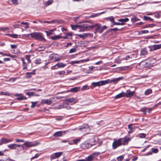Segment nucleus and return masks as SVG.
I'll return each mask as SVG.
<instances>
[{
  "mask_svg": "<svg viewBox=\"0 0 161 161\" xmlns=\"http://www.w3.org/2000/svg\"><path fill=\"white\" fill-rule=\"evenodd\" d=\"M12 141V139H7L5 138H2L0 140V145H2L3 144H6L11 142Z\"/></svg>",
  "mask_w": 161,
  "mask_h": 161,
  "instance_id": "obj_16",
  "label": "nucleus"
},
{
  "mask_svg": "<svg viewBox=\"0 0 161 161\" xmlns=\"http://www.w3.org/2000/svg\"><path fill=\"white\" fill-rule=\"evenodd\" d=\"M62 154V152H59L53 153L51 155L50 159L51 160H53L56 158H58L61 156Z\"/></svg>",
  "mask_w": 161,
  "mask_h": 161,
  "instance_id": "obj_14",
  "label": "nucleus"
},
{
  "mask_svg": "<svg viewBox=\"0 0 161 161\" xmlns=\"http://www.w3.org/2000/svg\"><path fill=\"white\" fill-rule=\"evenodd\" d=\"M106 19L110 21L111 22L112 24V25H111V27L113 26L114 25H117L115 23H117V22L115 21L114 18L113 16H111L109 17H107L106 18Z\"/></svg>",
  "mask_w": 161,
  "mask_h": 161,
  "instance_id": "obj_19",
  "label": "nucleus"
},
{
  "mask_svg": "<svg viewBox=\"0 0 161 161\" xmlns=\"http://www.w3.org/2000/svg\"><path fill=\"white\" fill-rule=\"evenodd\" d=\"M133 125V124H130L128 125V128L130 130L128 132L129 135L130 134L133 133L134 131Z\"/></svg>",
  "mask_w": 161,
  "mask_h": 161,
  "instance_id": "obj_23",
  "label": "nucleus"
},
{
  "mask_svg": "<svg viewBox=\"0 0 161 161\" xmlns=\"http://www.w3.org/2000/svg\"><path fill=\"white\" fill-rule=\"evenodd\" d=\"M36 74V70L34 69L31 72H27L25 73L26 77L27 78H30L31 77L32 75H34Z\"/></svg>",
  "mask_w": 161,
  "mask_h": 161,
  "instance_id": "obj_20",
  "label": "nucleus"
},
{
  "mask_svg": "<svg viewBox=\"0 0 161 161\" xmlns=\"http://www.w3.org/2000/svg\"><path fill=\"white\" fill-rule=\"evenodd\" d=\"M88 89V86L86 85H85L83 86L82 87L81 90L82 91H83Z\"/></svg>",
  "mask_w": 161,
  "mask_h": 161,
  "instance_id": "obj_57",
  "label": "nucleus"
},
{
  "mask_svg": "<svg viewBox=\"0 0 161 161\" xmlns=\"http://www.w3.org/2000/svg\"><path fill=\"white\" fill-rule=\"evenodd\" d=\"M11 1L12 3L14 5H17L19 4L18 0H11Z\"/></svg>",
  "mask_w": 161,
  "mask_h": 161,
  "instance_id": "obj_53",
  "label": "nucleus"
},
{
  "mask_svg": "<svg viewBox=\"0 0 161 161\" xmlns=\"http://www.w3.org/2000/svg\"><path fill=\"white\" fill-rule=\"evenodd\" d=\"M89 34V33H85L84 34V35H82L80 34H79L77 35V36L80 38H82L83 39H85V38L86 36H87V35Z\"/></svg>",
  "mask_w": 161,
  "mask_h": 161,
  "instance_id": "obj_39",
  "label": "nucleus"
},
{
  "mask_svg": "<svg viewBox=\"0 0 161 161\" xmlns=\"http://www.w3.org/2000/svg\"><path fill=\"white\" fill-rule=\"evenodd\" d=\"M62 131H58L54 133L53 136L55 137H60L62 136Z\"/></svg>",
  "mask_w": 161,
  "mask_h": 161,
  "instance_id": "obj_29",
  "label": "nucleus"
},
{
  "mask_svg": "<svg viewBox=\"0 0 161 161\" xmlns=\"http://www.w3.org/2000/svg\"><path fill=\"white\" fill-rule=\"evenodd\" d=\"M65 101L66 103L64 104V107L66 106L67 109H70V107L68 106V104L69 103H75L77 102V100L75 98L71 97L66 98Z\"/></svg>",
  "mask_w": 161,
  "mask_h": 161,
  "instance_id": "obj_3",
  "label": "nucleus"
},
{
  "mask_svg": "<svg viewBox=\"0 0 161 161\" xmlns=\"http://www.w3.org/2000/svg\"><path fill=\"white\" fill-rule=\"evenodd\" d=\"M124 158V156H121L118 157L117 158V160L118 161H122Z\"/></svg>",
  "mask_w": 161,
  "mask_h": 161,
  "instance_id": "obj_55",
  "label": "nucleus"
},
{
  "mask_svg": "<svg viewBox=\"0 0 161 161\" xmlns=\"http://www.w3.org/2000/svg\"><path fill=\"white\" fill-rule=\"evenodd\" d=\"M152 152H149L145 154V156H148L149 155H152V153H157L158 152V150L157 148H152Z\"/></svg>",
  "mask_w": 161,
  "mask_h": 161,
  "instance_id": "obj_22",
  "label": "nucleus"
},
{
  "mask_svg": "<svg viewBox=\"0 0 161 161\" xmlns=\"http://www.w3.org/2000/svg\"><path fill=\"white\" fill-rule=\"evenodd\" d=\"M108 82L105 81V80H103L96 82H93L92 83V85L95 87L105 85L107 84Z\"/></svg>",
  "mask_w": 161,
  "mask_h": 161,
  "instance_id": "obj_10",
  "label": "nucleus"
},
{
  "mask_svg": "<svg viewBox=\"0 0 161 161\" xmlns=\"http://www.w3.org/2000/svg\"><path fill=\"white\" fill-rule=\"evenodd\" d=\"M135 94V91H131L130 90H127L125 92H124V97L130 98L133 96Z\"/></svg>",
  "mask_w": 161,
  "mask_h": 161,
  "instance_id": "obj_12",
  "label": "nucleus"
},
{
  "mask_svg": "<svg viewBox=\"0 0 161 161\" xmlns=\"http://www.w3.org/2000/svg\"><path fill=\"white\" fill-rule=\"evenodd\" d=\"M5 35H7L13 38H18V35L16 34H6Z\"/></svg>",
  "mask_w": 161,
  "mask_h": 161,
  "instance_id": "obj_35",
  "label": "nucleus"
},
{
  "mask_svg": "<svg viewBox=\"0 0 161 161\" xmlns=\"http://www.w3.org/2000/svg\"><path fill=\"white\" fill-rule=\"evenodd\" d=\"M95 138H92L90 140V142L89 143L85 142V145L88 147H90L92 146L95 145L97 142V141L95 139Z\"/></svg>",
  "mask_w": 161,
  "mask_h": 161,
  "instance_id": "obj_9",
  "label": "nucleus"
},
{
  "mask_svg": "<svg viewBox=\"0 0 161 161\" xmlns=\"http://www.w3.org/2000/svg\"><path fill=\"white\" fill-rule=\"evenodd\" d=\"M81 139V138H79L73 140V141L74 142V144H77L78 143L80 142Z\"/></svg>",
  "mask_w": 161,
  "mask_h": 161,
  "instance_id": "obj_38",
  "label": "nucleus"
},
{
  "mask_svg": "<svg viewBox=\"0 0 161 161\" xmlns=\"http://www.w3.org/2000/svg\"><path fill=\"white\" fill-rule=\"evenodd\" d=\"M65 73V72L64 71H59L57 72V74L60 75H64Z\"/></svg>",
  "mask_w": 161,
  "mask_h": 161,
  "instance_id": "obj_59",
  "label": "nucleus"
},
{
  "mask_svg": "<svg viewBox=\"0 0 161 161\" xmlns=\"http://www.w3.org/2000/svg\"><path fill=\"white\" fill-rule=\"evenodd\" d=\"M146 48L142 49L141 51V54L142 55H144L147 54L148 52Z\"/></svg>",
  "mask_w": 161,
  "mask_h": 161,
  "instance_id": "obj_30",
  "label": "nucleus"
},
{
  "mask_svg": "<svg viewBox=\"0 0 161 161\" xmlns=\"http://www.w3.org/2000/svg\"><path fill=\"white\" fill-rule=\"evenodd\" d=\"M123 28H121V29H119L117 28H114L111 29H110V31H120L122 30H123Z\"/></svg>",
  "mask_w": 161,
  "mask_h": 161,
  "instance_id": "obj_48",
  "label": "nucleus"
},
{
  "mask_svg": "<svg viewBox=\"0 0 161 161\" xmlns=\"http://www.w3.org/2000/svg\"><path fill=\"white\" fill-rule=\"evenodd\" d=\"M79 130L85 134L87 133L90 131V128L88 125L86 124L83 125L79 128Z\"/></svg>",
  "mask_w": 161,
  "mask_h": 161,
  "instance_id": "obj_5",
  "label": "nucleus"
},
{
  "mask_svg": "<svg viewBox=\"0 0 161 161\" xmlns=\"http://www.w3.org/2000/svg\"><path fill=\"white\" fill-rule=\"evenodd\" d=\"M39 143L37 142H26L23 144V145H24L26 147H34L38 145L39 144Z\"/></svg>",
  "mask_w": 161,
  "mask_h": 161,
  "instance_id": "obj_6",
  "label": "nucleus"
},
{
  "mask_svg": "<svg viewBox=\"0 0 161 161\" xmlns=\"http://www.w3.org/2000/svg\"><path fill=\"white\" fill-rule=\"evenodd\" d=\"M123 140V138H119L118 139H114L112 143V147L113 149H116L118 147L122 145L121 140Z\"/></svg>",
  "mask_w": 161,
  "mask_h": 161,
  "instance_id": "obj_4",
  "label": "nucleus"
},
{
  "mask_svg": "<svg viewBox=\"0 0 161 161\" xmlns=\"http://www.w3.org/2000/svg\"><path fill=\"white\" fill-rule=\"evenodd\" d=\"M0 54L2 55L3 56H9L11 57H13V56H12L11 55L8 54L6 53H4L3 52H0Z\"/></svg>",
  "mask_w": 161,
  "mask_h": 161,
  "instance_id": "obj_54",
  "label": "nucleus"
},
{
  "mask_svg": "<svg viewBox=\"0 0 161 161\" xmlns=\"http://www.w3.org/2000/svg\"><path fill=\"white\" fill-rule=\"evenodd\" d=\"M62 37H61L60 35H58L52 37L51 39L53 40H56L62 38Z\"/></svg>",
  "mask_w": 161,
  "mask_h": 161,
  "instance_id": "obj_36",
  "label": "nucleus"
},
{
  "mask_svg": "<svg viewBox=\"0 0 161 161\" xmlns=\"http://www.w3.org/2000/svg\"><path fill=\"white\" fill-rule=\"evenodd\" d=\"M79 31L83 32L86 31H88L89 29H90L89 27L90 25H88L87 24H82L79 25Z\"/></svg>",
  "mask_w": 161,
  "mask_h": 161,
  "instance_id": "obj_7",
  "label": "nucleus"
},
{
  "mask_svg": "<svg viewBox=\"0 0 161 161\" xmlns=\"http://www.w3.org/2000/svg\"><path fill=\"white\" fill-rule=\"evenodd\" d=\"M124 78V77H120L118 78L113 79L111 80L108 79L106 80L105 81L108 82L107 84L111 82H113L114 84H116L119 80H123Z\"/></svg>",
  "mask_w": 161,
  "mask_h": 161,
  "instance_id": "obj_11",
  "label": "nucleus"
},
{
  "mask_svg": "<svg viewBox=\"0 0 161 161\" xmlns=\"http://www.w3.org/2000/svg\"><path fill=\"white\" fill-rule=\"evenodd\" d=\"M0 94L1 95H4L6 96H9V94L8 92H0Z\"/></svg>",
  "mask_w": 161,
  "mask_h": 161,
  "instance_id": "obj_61",
  "label": "nucleus"
},
{
  "mask_svg": "<svg viewBox=\"0 0 161 161\" xmlns=\"http://www.w3.org/2000/svg\"><path fill=\"white\" fill-rule=\"evenodd\" d=\"M49 58L50 60L53 62H57L60 60V58L59 57L58 55L56 54H52L50 55Z\"/></svg>",
  "mask_w": 161,
  "mask_h": 161,
  "instance_id": "obj_8",
  "label": "nucleus"
},
{
  "mask_svg": "<svg viewBox=\"0 0 161 161\" xmlns=\"http://www.w3.org/2000/svg\"><path fill=\"white\" fill-rule=\"evenodd\" d=\"M79 25H71V27L72 29L74 30H76L77 29H79Z\"/></svg>",
  "mask_w": 161,
  "mask_h": 161,
  "instance_id": "obj_41",
  "label": "nucleus"
},
{
  "mask_svg": "<svg viewBox=\"0 0 161 161\" xmlns=\"http://www.w3.org/2000/svg\"><path fill=\"white\" fill-rule=\"evenodd\" d=\"M94 158V156H93V155H91L88 156L87 158H86L85 159L86 161H92Z\"/></svg>",
  "mask_w": 161,
  "mask_h": 161,
  "instance_id": "obj_33",
  "label": "nucleus"
},
{
  "mask_svg": "<svg viewBox=\"0 0 161 161\" xmlns=\"http://www.w3.org/2000/svg\"><path fill=\"white\" fill-rule=\"evenodd\" d=\"M56 65H57L58 68H62L64 67L66 65V64L61 62L57 63L56 64Z\"/></svg>",
  "mask_w": 161,
  "mask_h": 161,
  "instance_id": "obj_31",
  "label": "nucleus"
},
{
  "mask_svg": "<svg viewBox=\"0 0 161 161\" xmlns=\"http://www.w3.org/2000/svg\"><path fill=\"white\" fill-rule=\"evenodd\" d=\"M9 29V28L8 27H0V30L3 31L8 30Z\"/></svg>",
  "mask_w": 161,
  "mask_h": 161,
  "instance_id": "obj_50",
  "label": "nucleus"
},
{
  "mask_svg": "<svg viewBox=\"0 0 161 161\" xmlns=\"http://www.w3.org/2000/svg\"><path fill=\"white\" fill-rule=\"evenodd\" d=\"M21 61L23 63V69L25 70L27 69V68L28 64L25 62V59L24 58H22Z\"/></svg>",
  "mask_w": 161,
  "mask_h": 161,
  "instance_id": "obj_24",
  "label": "nucleus"
},
{
  "mask_svg": "<svg viewBox=\"0 0 161 161\" xmlns=\"http://www.w3.org/2000/svg\"><path fill=\"white\" fill-rule=\"evenodd\" d=\"M30 35L32 38H34L36 40L44 42L46 40L43 37V34L41 32H33L31 33Z\"/></svg>",
  "mask_w": 161,
  "mask_h": 161,
  "instance_id": "obj_2",
  "label": "nucleus"
},
{
  "mask_svg": "<svg viewBox=\"0 0 161 161\" xmlns=\"http://www.w3.org/2000/svg\"><path fill=\"white\" fill-rule=\"evenodd\" d=\"M76 51V49L75 47H73L69 51V53H72Z\"/></svg>",
  "mask_w": 161,
  "mask_h": 161,
  "instance_id": "obj_52",
  "label": "nucleus"
},
{
  "mask_svg": "<svg viewBox=\"0 0 161 161\" xmlns=\"http://www.w3.org/2000/svg\"><path fill=\"white\" fill-rule=\"evenodd\" d=\"M32 105L31 106V108H33L35 107H36V104L37 103V102H31Z\"/></svg>",
  "mask_w": 161,
  "mask_h": 161,
  "instance_id": "obj_49",
  "label": "nucleus"
},
{
  "mask_svg": "<svg viewBox=\"0 0 161 161\" xmlns=\"http://www.w3.org/2000/svg\"><path fill=\"white\" fill-rule=\"evenodd\" d=\"M35 63L36 64H40L42 63V60L40 58H37L35 60Z\"/></svg>",
  "mask_w": 161,
  "mask_h": 161,
  "instance_id": "obj_42",
  "label": "nucleus"
},
{
  "mask_svg": "<svg viewBox=\"0 0 161 161\" xmlns=\"http://www.w3.org/2000/svg\"><path fill=\"white\" fill-rule=\"evenodd\" d=\"M20 147V145H17L15 144H11L8 145V147L11 149H16L18 147ZM17 150H18V149Z\"/></svg>",
  "mask_w": 161,
  "mask_h": 161,
  "instance_id": "obj_18",
  "label": "nucleus"
},
{
  "mask_svg": "<svg viewBox=\"0 0 161 161\" xmlns=\"http://www.w3.org/2000/svg\"><path fill=\"white\" fill-rule=\"evenodd\" d=\"M53 30H51L49 31H46V33L47 36H49L53 34Z\"/></svg>",
  "mask_w": 161,
  "mask_h": 161,
  "instance_id": "obj_47",
  "label": "nucleus"
},
{
  "mask_svg": "<svg viewBox=\"0 0 161 161\" xmlns=\"http://www.w3.org/2000/svg\"><path fill=\"white\" fill-rule=\"evenodd\" d=\"M72 35V33H67L65 34L64 36L62 37V38L64 39H71Z\"/></svg>",
  "mask_w": 161,
  "mask_h": 161,
  "instance_id": "obj_27",
  "label": "nucleus"
},
{
  "mask_svg": "<svg viewBox=\"0 0 161 161\" xmlns=\"http://www.w3.org/2000/svg\"><path fill=\"white\" fill-rule=\"evenodd\" d=\"M155 25L154 24H147V25H144L142 26V28H147L149 27H153L154 26H155Z\"/></svg>",
  "mask_w": 161,
  "mask_h": 161,
  "instance_id": "obj_32",
  "label": "nucleus"
},
{
  "mask_svg": "<svg viewBox=\"0 0 161 161\" xmlns=\"http://www.w3.org/2000/svg\"><path fill=\"white\" fill-rule=\"evenodd\" d=\"M45 49V47H40L38 48L37 50L39 51H41L44 50Z\"/></svg>",
  "mask_w": 161,
  "mask_h": 161,
  "instance_id": "obj_51",
  "label": "nucleus"
},
{
  "mask_svg": "<svg viewBox=\"0 0 161 161\" xmlns=\"http://www.w3.org/2000/svg\"><path fill=\"white\" fill-rule=\"evenodd\" d=\"M131 140V138L128 137L127 138H123V140H121L122 145H125L128 144V142Z\"/></svg>",
  "mask_w": 161,
  "mask_h": 161,
  "instance_id": "obj_17",
  "label": "nucleus"
},
{
  "mask_svg": "<svg viewBox=\"0 0 161 161\" xmlns=\"http://www.w3.org/2000/svg\"><path fill=\"white\" fill-rule=\"evenodd\" d=\"M80 87H75L72 88H71L68 91L69 92H76L80 90Z\"/></svg>",
  "mask_w": 161,
  "mask_h": 161,
  "instance_id": "obj_26",
  "label": "nucleus"
},
{
  "mask_svg": "<svg viewBox=\"0 0 161 161\" xmlns=\"http://www.w3.org/2000/svg\"><path fill=\"white\" fill-rule=\"evenodd\" d=\"M123 60H125L128 61H131L133 60V58L132 55H127L122 58Z\"/></svg>",
  "mask_w": 161,
  "mask_h": 161,
  "instance_id": "obj_25",
  "label": "nucleus"
},
{
  "mask_svg": "<svg viewBox=\"0 0 161 161\" xmlns=\"http://www.w3.org/2000/svg\"><path fill=\"white\" fill-rule=\"evenodd\" d=\"M21 24L22 25H26V28L27 29L29 28V23L27 22H22L21 23Z\"/></svg>",
  "mask_w": 161,
  "mask_h": 161,
  "instance_id": "obj_58",
  "label": "nucleus"
},
{
  "mask_svg": "<svg viewBox=\"0 0 161 161\" xmlns=\"http://www.w3.org/2000/svg\"><path fill=\"white\" fill-rule=\"evenodd\" d=\"M129 20V19L127 18L124 19H120L118 20V21L119 22H117L115 23L117 25H124L125 24V22L128 21Z\"/></svg>",
  "mask_w": 161,
  "mask_h": 161,
  "instance_id": "obj_13",
  "label": "nucleus"
},
{
  "mask_svg": "<svg viewBox=\"0 0 161 161\" xmlns=\"http://www.w3.org/2000/svg\"><path fill=\"white\" fill-rule=\"evenodd\" d=\"M146 135L144 133H142L139 135V136L141 138H144L145 137Z\"/></svg>",
  "mask_w": 161,
  "mask_h": 161,
  "instance_id": "obj_62",
  "label": "nucleus"
},
{
  "mask_svg": "<svg viewBox=\"0 0 161 161\" xmlns=\"http://www.w3.org/2000/svg\"><path fill=\"white\" fill-rule=\"evenodd\" d=\"M39 155L38 154V153L36 154L34 156L32 157L31 158V160H32L33 159H34L37 158L39 157Z\"/></svg>",
  "mask_w": 161,
  "mask_h": 161,
  "instance_id": "obj_56",
  "label": "nucleus"
},
{
  "mask_svg": "<svg viewBox=\"0 0 161 161\" xmlns=\"http://www.w3.org/2000/svg\"><path fill=\"white\" fill-rule=\"evenodd\" d=\"M124 92H122L120 93H119L118 94V95H116L114 97V98L115 99H116L118 98H119L123 97H125L124 96Z\"/></svg>",
  "mask_w": 161,
  "mask_h": 161,
  "instance_id": "obj_28",
  "label": "nucleus"
},
{
  "mask_svg": "<svg viewBox=\"0 0 161 161\" xmlns=\"http://www.w3.org/2000/svg\"><path fill=\"white\" fill-rule=\"evenodd\" d=\"M150 146V145L147 146L143 149L141 151V152H144Z\"/></svg>",
  "mask_w": 161,
  "mask_h": 161,
  "instance_id": "obj_64",
  "label": "nucleus"
},
{
  "mask_svg": "<svg viewBox=\"0 0 161 161\" xmlns=\"http://www.w3.org/2000/svg\"><path fill=\"white\" fill-rule=\"evenodd\" d=\"M147 108H144L141 109V111L143 112L144 114H146Z\"/></svg>",
  "mask_w": 161,
  "mask_h": 161,
  "instance_id": "obj_46",
  "label": "nucleus"
},
{
  "mask_svg": "<svg viewBox=\"0 0 161 161\" xmlns=\"http://www.w3.org/2000/svg\"><path fill=\"white\" fill-rule=\"evenodd\" d=\"M15 140L17 142H23L24 141V140L19 139H16Z\"/></svg>",
  "mask_w": 161,
  "mask_h": 161,
  "instance_id": "obj_63",
  "label": "nucleus"
},
{
  "mask_svg": "<svg viewBox=\"0 0 161 161\" xmlns=\"http://www.w3.org/2000/svg\"><path fill=\"white\" fill-rule=\"evenodd\" d=\"M90 29H93L95 28V33H102L103 31L106 29L107 28V27L106 25H103L102 26L100 24L98 23H96L94 24L90 25L89 26Z\"/></svg>",
  "mask_w": 161,
  "mask_h": 161,
  "instance_id": "obj_1",
  "label": "nucleus"
},
{
  "mask_svg": "<svg viewBox=\"0 0 161 161\" xmlns=\"http://www.w3.org/2000/svg\"><path fill=\"white\" fill-rule=\"evenodd\" d=\"M148 47L150 49V51L158 49L161 48V44H160L154 45L152 46H149Z\"/></svg>",
  "mask_w": 161,
  "mask_h": 161,
  "instance_id": "obj_15",
  "label": "nucleus"
},
{
  "mask_svg": "<svg viewBox=\"0 0 161 161\" xmlns=\"http://www.w3.org/2000/svg\"><path fill=\"white\" fill-rule=\"evenodd\" d=\"M43 102L46 104L48 105L51 104L52 102L51 100H49L48 99H44L43 100Z\"/></svg>",
  "mask_w": 161,
  "mask_h": 161,
  "instance_id": "obj_40",
  "label": "nucleus"
},
{
  "mask_svg": "<svg viewBox=\"0 0 161 161\" xmlns=\"http://www.w3.org/2000/svg\"><path fill=\"white\" fill-rule=\"evenodd\" d=\"M139 20L140 19L135 17L131 18V21L133 23H134L137 21H139Z\"/></svg>",
  "mask_w": 161,
  "mask_h": 161,
  "instance_id": "obj_44",
  "label": "nucleus"
},
{
  "mask_svg": "<svg viewBox=\"0 0 161 161\" xmlns=\"http://www.w3.org/2000/svg\"><path fill=\"white\" fill-rule=\"evenodd\" d=\"M149 32L148 31V30H142L140 31L138 33V35H142L143 34H146L147 33Z\"/></svg>",
  "mask_w": 161,
  "mask_h": 161,
  "instance_id": "obj_37",
  "label": "nucleus"
},
{
  "mask_svg": "<svg viewBox=\"0 0 161 161\" xmlns=\"http://www.w3.org/2000/svg\"><path fill=\"white\" fill-rule=\"evenodd\" d=\"M30 55H26L25 56V58L27 60L28 62L29 63H30L31 62V60L30 59Z\"/></svg>",
  "mask_w": 161,
  "mask_h": 161,
  "instance_id": "obj_43",
  "label": "nucleus"
},
{
  "mask_svg": "<svg viewBox=\"0 0 161 161\" xmlns=\"http://www.w3.org/2000/svg\"><path fill=\"white\" fill-rule=\"evenodd\" d=\"M15 96L17 97V99L18 100H22L26 99V97L23 96L22 94H16L15 95Z\"/></svg>",
  "mask_w": 161,
  "mask_h": 161,
  "instance_id": "obj_21",
  "label": "nucleus"
},
{
  "mask_svg": "<svg viewBox=\"0 0 161 161\" xmlns=\"http://www.w3.org/2000/svg\"><path fill=\"white\" fill-rule=\"evenodd\" d=\"M152 92V91L151 89H149L146 90L145 92V94L146 95H147L151 94Z\"/></svg>",
  "mask_w": 161,
  "mask_h": 161,
  "instance_id": "obj_45",
  "label": "nucleus"
},
{
  "mask_svg": "<svg viewBox=\"0 0 161 161\" xmlns=\"http://www.w3.org/2000/svg\"><path fill=\"white\" fill-rule=\"evenodd\" d=\"M53 0H48L47 1L46 3L47 5H49L53 3Z\"/></svg>",
  "mask_w": 161,
  "mask_h": 161,
  "instance_id": "obj_60",
  "label": "nucleus"
},
{
  "mask_svg": "<svg viewBox=\"0 0 161 161\" xmlns=\"http://www.w3.org/2000/svg\"><path fill=\"white\" fill-rule=\"evenodd\" d=\"M143 20H149L150 21L153 22V19H152L150 17L147 16H144L143 17Z\"/></svg>",
  "mask_w": 161,
  "mask_h": 161,
  "instance_id": "obj_34",
  "label": "nucleus"
}]
</instances>
